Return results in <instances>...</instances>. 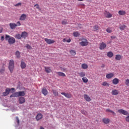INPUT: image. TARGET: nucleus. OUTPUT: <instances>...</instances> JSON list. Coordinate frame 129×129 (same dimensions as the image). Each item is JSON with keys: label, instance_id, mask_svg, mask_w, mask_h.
Wrapping results in <instances>:
<instances>
[{"label": "nucleus", "instance_id": "22", "mask_svg": "<svg viewBox=\"0 0 129 129\" xmlns=\"http://www.w3.org/2000/svg\"><path fill=\"white\" fill-rule=\"evenodd\" d=\"M44 69L46 73H51V72H52V70H51L49 67H45Z\"/></svg>", "mask_w": 129, "mask_h": 129}, {"label": "nucleus", "instance_id": "18", "mask_svg": "<svg viewBox=\"0 0 129 129\" xmlns=\"http://www.w3.org/2000/svg\"><path fill=\"white\" fill-rule=\"evenodd\" d=\"M27 19V15L23 14L21 15L20 18H19L20 21H25Z\"/></svg>", "mask_w": 129, "mask_h": 129}, {"label": "nucleus", "instance_id": "24", "mask_svg": "<svg viewBox=\"0 0 129 129\" xmlns=\"http://www.w3.org/2000/svg\"><path fill=\"white\" fill-rule=\"evenodd\" d=\"M73 34V36L76 38H78V37L80 36V33H79L78 31L74 32Z\"/></svg>", "mask_w": 129, "mask_h": 129}, {"label": "nucleus", "instance_id": "27", "mask_svg": "<svg viewBox=\"0 0 129 129\" xmlns=\"http://www.w3.org/2000/svg\"><path fill=\"white\" fill-rule=\"evenodd\" d=\"M56 74H58L59 76H61L62 77H65V76H66V75H65L64 73L56 72Z\"/></svg>", "mask_w": 129, "mask_h": 129}, {"label": "nucleus", "instance_id": "33", "mask_svg": "<svg viewBox=\"0 0 129 129\" xmlns=\"http://www.w3.org/2000/svg\"><path fill=\"white\" fill-rule=\"evenodd\" d=\"M82 81L84 83H87V82H88V79L86 77H83L82 78Z\"/></svg>", "mask_w": 129, "mask_h": 129}, {"label": "nucleus", "instance_id": "23", "mask_svg": "<svg viewBox=\"0 0 129 129\" xmlns=\"http://www.w3.org/2000/svg\"><path fill=\"white\" fill-rule=\"evenodd\" d=\"M118 14L119 15V16H124V15L126 14V12H125V11L124 10H120L118 11Z\"/></svg>", "mask_w": 129, "mask_h": 129}, {"label": "nucleus", "instance_id": "39", "mask_svg": "<svg viewBox=\"0 0 129 129\" xmlns=\"http://www.w3.org/2000/svg\"><path fill=\"white\" fill-rule=\"evenodd\" d=\"M62 25H67V20L66 19L63 20L61 22Z\"/></svg>", "mask_w": 129, "mask_h": 129}, {"label": "nucleus", "instance_id": "10", "mask_svg": "<svg viewBox=\"0 0 129 129\" xmlns=\"http://www.w3.org/2000/svg\"><path fill=\"white\" fill-rule=\"evenodd\" d=\"M84 98L86 101H88V102H90V101H91V98L87 94L84 95Z\"/></svg>", "mask_w": 129, "mask_h": 129}, {"label": "nucleus", "instance_id": "56", "mask_svg": "<svg viewBox=\"0 0 129 129\" xmlns=\"http://www.w3.org/2000/svg\"><path fill=\"white\" fill-rule=\"evenodd\" d=\"M78 26H79L80 29H81V24H79Z\"/></svg>", "mask_w": 129, "mask_h": 129}, {"label": "nucleus", "instance_id": "45", "mask_svg": "<svg viewBox=\"0 0 129 129\" xmlns=\"http://www.w3.org/2000/svg\"><path fill=\"white\" fill-rule=\"evenodd\" d=\"M82 113L83 114H84L85 115H86V114H87V112H86V111H84V110H82Z\"/></svg>", "mask_w": 129, "mask_h": 129}, {"label": "nucleus", "instance_id": "11", "mask_svg": "<svg viewBox=\"0 0 129 129\" xmlns=\"http://www.w3.org/2000/svg\"><path fill=\"white\" fill-rule=\"evenodd\" d=\"M35 118L37 121L42 119V118H43V114H42V113H38L37 115H36Z\"/></svg>", "mask_w": 129, "mask_h": 129}, {"label": "nucleus", "instance_id": "17", "mask_svg": "<svg viewBox=\"0 0 129 129\" xmlns=\"http://www.w3.org/2000/svg\"><path fill=\"white\" fill-rule=\"evenodd\" d=\"M41 92L45 96L49 93V92H48V90H47L45 88L42 89Z\"/></svg>", "mask_w": 129, "mask_h": 129}, {"label": "nucleus", "instance_id": "50", "mask_svg": "<svg viewBox=\"0 0 129 129\" xmlns=\"http://www.w3.org/2000/svg\"><path fill=\"white\" fill-rule=\"evenodd\" d=\"M21 5H22V4H21V3H18V4H16V5H15V6L16 7H19V6H21Z\"/></svg>", "mask_w": 129, "mask_h": 129}, {"label": "nucleus", "instance_id": "14", "mask_svg": "<svg viewBox=\"0 0 129 129\" xmlns=\"http://www.w3.org/2000/svg\"><path fill=\"white\" fill-rule=\"evenodd\" d=\"M102 122H103V123H105V124H108V123L110 122V120L109 119V118H103L102 119Z\"/></svg>", "mask_w": 129, "mask_h": 129}, {"label": "nucleus", "instance_id": "37", "mask_svg": "<svg viewBox=\"0 0 129 129\" xmlns=\"http://www.w3.org/2000/svg\"><path fill=\"white\" fill-rule=\"evenodd\" d=\"M107 33H112V29L111 28H108L106 29Z\"/></svg>", "mask_w": 129, "mask_h": 129}, {"label": "nucleus", "instance_id": "40", "mask_svg": "<svg viewBox=\"0 0 129 129\" xmlns=\"http://www.w3.org/2000/svg\"><path fill=\"white\" fill-rule=\"evenodd\" d=\"M126 28L125 25H122L119 27L120 30H124Z\"/></svg>", "mask_w": 129, "mask_h": 129}, {"label": "nucleus", "instance_id": "55", "mask_svg": "<svg viewBox=\"0 0 129 129\" xmlns=\"http://www.w3.org/2000/svg\"><path fill=\"white\" fill-rule=\"evenodd\" d=\"M3 28H1V29H0V33H3Z\"/></svg>", "mask_w": 129, "mask_h": 129}, {"label": "nucleus", "instance_id": "20", "mask_svg": "<svg viewBox=\"0 0 129 129\" xmlns=\"http://www.w3.org/2000/svg\"><path fill=\"white\" fill-rule=\"evenodd\" d=\"M119 93V92L116 89H114L111 91V94L112 95H117Z\"/></svg>", "mask_w": 129, "mask_h": 129}, {"label": "nucleus", "instance_id": "15", "mask_svg": "<svg viewBox=\"0 0 129 129\" xmlns=\"http://www.w3.org/2000/svg\"><path fill=\"white\" fill-rule=\"evenodd\" d=\"M112 84H114V85H116L119 83V80L117 78H114L112 81Z\"/></svg>", "mask_w": 129, "mask_h": 129}, {"label": "nucleus", "instance_id": "32", "mask_svg": "<svg viewBox=\"0 0 129 129\" xmlns=\"http://www.w3.org/2000/svg\"><path fill=\"white\" fill-rule=\"evenodd\" d=\"M115 59L116 60H120L121 59V55L120 54L116 55Z\"/></svg>", "mask_w": 129, "mask_h": 129}, {"label": "nucleus", "instance_id": "30", "mask_svg": "<svg viewBox=\"0 0 129 129\" xmlns=\"http://www.w3.org/2000/svg\"><path fill=\"white\" fill-rule=\"evenodd\" d=\"M106 112H111V113H112L114 115H115L116 113L114 112V111L110 110V109H107L106 110Z\"/></svg>", "mask_w": 129, "mask_h": 129}, {"label": "nucleus", "instance_id": "41", "mask_svg": "<svg viewBox=\"0 0 129 129\" xmlns=\"http://www.w3.org/2000/svg\"><path fill=\"white\" fill-rule=\"evenodd\" d=\"M16 55L17 58H20V57H21V56L20 55V51H16Z\"/></svg>", "mask_w": 129, "mask_h": 129}, {"label": "nucleus", "instance_id": "5", "mask_svg": "<svg viewBox=\"0 0 129 129\" xmlns=\"http://www.w3.org/2000/svg\"><path fill=\"white\" fill-rule=\"evenodd\" d=\"M11 90H15V88H12L10 89L9 88H6L5 92L3 93V96H8L9 94H10V92H11Z\"/></svg>", "mask_w": 129, "mask_h": 129}, {"label": "nucleus", "instance_id": "49", "mask_svg": "<svg viewBox=\"0 0 129 129\" xmlns=\"http://www.w3.org/2000/svg\"><path fill=\"white\" fill-rule=\"evenodd\" d=\"M1 41H4L5 40V36H2L1 38Z\"/></svg>", "mask_w": 129, "mask_h": 129}, {"label": "nucleus", "instance_id": "52", "mask_svg": "<svg viewBox=\"0 0 129 129\" xmlns=\"http://www.w3.org/2000/svg\"><path fill=\"white\" fill-rule=\"evenodd\" d=\"M101 67V68H104V67H105V64H102Z\"/></svg>", "mask_w": 129, "mask_h": 129}, {"label": "nucleus", "instance_id": "57", "mask_svg": "<svg viewBox=\"0 0 129 129\" xmlns=\"http://www.w3.org/2000/svg\"><path fill=\"white\" fill-rule=\"evenodd\" d=\"M66 70V69H62V71H63V72H65Z\"/></svg>", "mask_w": 129, "mask_h": 129}, {"label": "nucleus", "instance_id": "8", "mask_svg": "<svg viewBox=\"0 0 129 129\" xmlns=\"http://www.w3.org/2000/svg\"><path fill=\"white\" fill-rule=\"evenodd\" d=\"M106 48V44L103 42L100 44V50H104Z\"/></svg>", "mask_w": 129, "mask_h": 129}, {"label": "nucleus", "instance_id": "19", "mask_svg": "<svg viewBox=\"0 0 129 129\" xmlns=\"http://www.w3.org/2000/svg\"><path fill=\"white\" fill-rule=\"evenodd\" d=\"M114 76V74L112 73H110L109 74H107L106 76L107 79H110V78H112Z\"/></svg>", "mask_w": 129, "mask_h": 129}, {"label": "nucleus", "instance_id": "46", "mask_svg": "<svg viewBox=\"0 0 129 129\" xmlns=\"http://www.w3.org/2000/svg\"><path fill=\"white\" fill-rule=\"evenodd\" d=\"M34 7H36V9H37V10H40V7L39 6V5L38 4L35 5Z\"/></svg>", "mask_w": 129, "mask_h": 129}, {"label": "nucleus", "instance_id": "43", "mask_svg": "<svg viewBox=\"0 0 129 129\" xmlns=\"http://www.w3.org/2000/svg\"><path fill=\"white\" fill-rule=\"evenodd\" d=\"M26 47L27 48V49H29V50L32 49V46H31L29 44H27L26 46Z\"/></svg>", "mask_w": 129, "mask_h": 129}, {"label": "nucleus", "instance_id": "25", "mask_svg": "<svg viewBox=\"0 0 129 129\" xmlns=\"http://www.w3.org/2000/svg\"><path fill=\"white\" fill-rule=\"evenodd\" d=\"M20 66L21 69H25L26 68V63L24 61H21Z\"/></svg>", "mask_w": 129, "mask_h": 129}, {"label": "nucleus", "instance_id": "6", "mask_svg": "<svg viewBox=\"0 0 129 129\" xmlns=\"http://www.w3.org/2000/svg\"><path fill=\"white\" fill-rule=\"evenodd\" d=\"M88 44H89V42H88V40H87V39H83L82 41L80 43V45L84 47L87 46Z\"/></svg>", "mask_w": 129, "mask_h": 129}, {"label": "nucleus", "instance_id": "47", "mask_svg": "<svg viewBox=\"0 0 129 129\" xmlns=\"http://www.w3.org/2000/svg\"><path fill=\"white\" fill-rule=\"evenodd\" d=\"M16 120H17L18 124H20V120L19 119V117H16Z\"/></svg>", "mask_w": 129, "mask_h": 129}, {"label": "nucleus", "instance_id": "59", "mask_svg": "<svg viewBox=\"0 0 129 129\" xmlns=\"http://www.w3.org/2000/svg\"><path fill=\"white\" fill-rule=\"evenodd\" d=\"M79 2H83V0H78Z\"/></svg>", "mask_w": 129, "mask_h": 129}, {"label": "nucleus", "instance_id": "44", "mask_svg": "<svg viewBox=\"0 0 129 129\" xmlns=\"http://www.w3.org/2000/svg\"><path fill=\"white\" fill-rule=\"evenodd\" d=\"M5 70L6 69L5 68H3V69L0 70V73H4Z\"/></svg>", "mask_w": 129, "mask_h": 129}, {"label": "nucleus", "instance_id": "7", "mask_svg": "<svg viewBox=\"0 0 129 129\" xmlns=\"http://www.w3.org/2000/svg\"><path fill=\"white\" fill-rule=\"evenodd\" d=\"M44 41L48 44V45H51V44H54L55 43V41L52 39L45 38Z\"/></svg>", "mask_w": 129, "mask_h": 129}, {"label": "nucleus", "instance_id": "13", "mask_svg": "<svg viewBox=\"0 0 129 129\" xmlns=\"http://www.w3.org/2000/svg\"><path fill=\"white\" fill-rule=\"evenodd\" d=\"M19 101L20 104H23V103H25V102H26L25 97H20L19 98Z\"/></svg>", "mask_w": 129, "mask_h": 129}, {"label": "nucleus", "instance_id": "9", "mask_svg": "<svg viewBox=\"0 0 129 129\" xmlns=\"http://www.w3.org/2000/svg\"><path fill=\"white\" fill-rule=\"evenodd\" d=\"M104 15L105 18H111L112 17V14H110L109 12L105 11L104 13Z\"/></svg>", "mask_w": 129, "mask_h": 129}, {"label": "nucleus", "instance_id": "12", "mask_svg": "<svg viewBox=\"0 0 129 129\" xmlns=\"http://www.w3.org/2000/svg\"><path fill=\"white\" fill-rule=\"evenodd\" d=\"M61 94L62 95H64V96H65V97H67V98H71V97H72V95H71V94H70V93H66L64 92H61Z\"/></svg>", "mask_w": 129, "mask_h": 129}, {"label": "nucleus", "instance_id": "54", "mask_svg": "<svg viewBox=\"0 0 129 129\" xmlns=\"http://www.w3.org/2000/svg\"><path fill=\"white\" fill-rule=\"evenodd\" d=\"M67 40H66V38H64L63 39L62 41L65 43V42H67Z\"/></svg>", "mask_w": 129, "mask_h": 129}, {"label": "nucleus", "instance_id": "58", "mask_svg": "<svg viewBox=\"0 0 129 129\" xmlns=\"http://www.w3.org/2000/svg\"><path fill=\"white\" fill-rule=\"evenodd\" d=\"M39 129H45V128L42 126H40Z\"/></svg>", "mask_w": 129, "mask_h": 129}, {"label": "nucleus", "instance_id": "31", "mask_svg": "<svg viewBox=\"0 0 129 129\" xmlns=\"http://www.w3.org/2000/svg\"><path fill=\"white\" fill-rule=\"evenodd\" d=\"M54 96H58V95H59V93H58V92L55 90H52Z\"/></svg>", "mask_w": 129, "mask_h": 129}, {"label": "nucleus", "instance_id": "51", "mask_svg": "<svg viewBox=\"0 0 129 129\" xmlns=\"http://www.w3.org/2000/svg\"><path fill=\"white\" fill-rule=\"evenodd\" d=\"M67 42L68 43H70V42H71V39H69L67 40Z\"/></svg>", "mask_w": 129, "mask_h": 129}, {"label": "nucleus", "instance_id": "2", "mask_svg": "<svg viewBox=\"0 0 129 129\" xmlns=\"http://www.w3.org/2000/svg\"><path fill=\"white\" fill-rule=\"evenodd\" d=\"M118 112L121 114H123V115H128L125 117V120L127 122H129V113L127 111H125L122 109H120L118 110Z\"/></svg>", "mask_w": 129, "mask_h": 129}, {"label": "nucleus", "instance_id": "42", "mask_svg": "<svg viewBox=\"0 0 129 129\" xmlns=\"http://www.w3.org/2000/svg\"><path fill=\"white\" fill-rule=\"evenodd\" d=\"M125 84L127 86H129V79H126L125 81Z\"/></svg>", "mask_w": 129, "mask_h": 129}, {"label": "nucleus", "instance_id": "38", "mask_svg": "<svg viewBox=\"0 0 129 129\" xmlns=\"http://www.w3.org/2000/svg\"><path fill=\"white\" fill-rule=\"evenodd\" d=\"M102 85H103V86H109V84L107 83L106 82H104L102 83Z\"/></svg>", "mask_w": 129, "mask_h": 129}, {"label": "nucleus", "instance_id": "35", "mask_svg": "<svg viewBox=\"0 0 129 129\" xmlns=\"http://www.w3.org/2000/svg\"><path fill=\"white\" fill-rule=\"evenodd\" d=\"M78 74L79 76H80V77H84V76H85V73L84 72H81L79 73Z\"/></svg>", "mask_w": 129, "mask_h": 129}, {"label": "nucleus", "instance_id": "28", "mask_svg": "<svg viewBox=\"0 0 129 129\" xmlns=\"http://www.w3.org/2000/svg\"><path fill=\"white\" fill-rule=\"evenodd\" d=\"M15 38H16V39H18V40H21V39H22V34H17L15 35Z\"/></svg>", "mask_w": 129, "mask_h": 129}, {"label": "nucleus", "instance_id": "29", "mask_svg": "<svg viewBox=\"0 0 129 129\" xmlns=\"http://www.w3.org/2000/svg\"><path fill=\"white\" fill-rule=\"evenodd\" d=\"M82 69H87L88 66L86 63H83L82 64Z\"/></svg>", "mask_w": 129, "mask_h": 129}, {"label": "nucleus", "instance_id": "1", "mask_svg": "<svg viewBox=\"0 0 129 129\" xmlns=\"http://www.w3.org/2000/svg\"><path fill=\"white\" fill-rule=\"evenodd\" d=\"M25 95L26 93H25V91H19L12 94L10 95V98L13 97H20V96H25Z\"/></svg>", "mask_w": 129, "mask_h": 129}, {"label": "nucleus", "instance_id": "34", "mask_svg": "<svg viewBox=\"0 0 129 129\" xmlns=\"http://www.w3.org/2000/svg\"><path fill=\"white\" fill-rule=\"evenodd\" d=\"M70 52L73 56H75V55H76V52H75V50H71Z\"/></svg>", "mask_w": 129, "mask_h": 129}, {"label": "nucleus", "instance_id": "26", "mask_svg": "<svg viewBox=\"0 0 129 129\" xmlns=\"http://www.w3.org/2000/svg\"><path fill=\"white\" fill-rule=\"evenodd\" d=\"M107 56L109 57V58H112V57H113V53L111 51H109L107 53Z\"/></svg>", "mask_w": 129, "mask_h": 129}, {"label": "nucleus", "instance_id": "4", "mask_svg": "<svg viewBox=\"0 0 129 129\" xmlns=\"http://www.w3.org/2000/svg\"><path fill=\"white\" fill-rule=\"evenodd\" d=\"M8 68L11 73H13L14 69L15 68V61H14V59H11L9 61Z\"/></svg>", "mask_w": 129, "mask_h": 129}, {"label": "nucleus", "instance_id": "3", "mask_svg": "<svg viewBox=\"0 0 129 129\" xmlns=\"http://www.w3.org/2000/svg\"><path fill=\"white\" fill-rule=\"evenodd\" d=\"M5 39L7 41H8V43L10 45H13L16 43V39L13 37H10V35H6Z\"/></svg>", "mask_w": 129, "mask_h": 129}, {"label": "nucleus", "instance_id": "16", "mask_svg": "<svg viewBox=\"0 0 129 129\" xmlns=\"http://www.w3.org/2000/svg\"><path fill=\"white\" fill-rule=\"evenodd\" d=\"M28 35L29 34L27 33V32H22L21 33V37L23 38V39H26L27 37H28Z\"/></svg>", "mask_w": 129, "mask_h": 129}, {"label": "nucleus", "instance_id": "53", "mask_svg": "<svg viewBox=\"0 0 129 129\" xmlns=\"http://www.w3.org/2000/svg\"><path fill=\"white\" fill-rule=\"evenodd\" d=\"M116 38V36H111V39H115Z\"/></svg>", "mask_w": 129, "mask_h": 129}, {"label": "nucleus", "instance_id": "36", "mask_svg": "<svg viewBox=\"0 0 129 129\" xmlns=\"http://www.w3.org/2000/svg\"><path fill=\"white\" fill-rule=\"evenodd\" d=\"M93 30H94V31H97V30H99V26H98L97 25H95L93 27Z\"/></svg>", "mask_w": 129, "mask_h": 129}, {"label": "nucleus", "instance_id": "48", "mask_svg": "<svg viewBox=\"0 0 129 129\" xmlns=\"http://www.w3.org/2000/svg\"><path fill=\"white\" fill-rule=\"evenodd\" d=\"M16 25L18 26H21V23L20 22V21H18Z\"/></svg>", "mask_w": 129, "mask_h": 129}, {"label": "nucleus", "instance_id": "21", "mask_svg": "<svg viewBox=\"0 0 129 129\" xmlns=\"http://www.w3.org/2000/svg\"><path fill=\"white\" fill-rule=\"evenodd\" d=\"M9 26L12 30H14V29H15L16 27H18V25H17V24L12 23H10Z\"/></svg>", "mask_w": 129, "mask_h": 129}]
</instances>
